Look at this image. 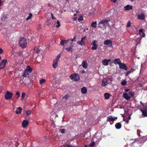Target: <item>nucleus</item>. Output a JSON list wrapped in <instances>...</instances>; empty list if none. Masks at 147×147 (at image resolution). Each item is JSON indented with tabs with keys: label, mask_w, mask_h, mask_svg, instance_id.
<instances>
[{
	"label": "nucleus",
	"mask_w": 147,
	"mask_h": 147,
	"mask_svg": "<svg viewBox=\"0 0 147 147\" xmlns=\"http://www.w3.org/2000/svg\"><path fill=\"white\" fill-rule=\"evenodd\" d=\"M88 30V28H86V29H85L84 30V31L86 32L87 30Z\"/></svg>",
	"instance_id": "62"
},
{
	"label": "nucleus",
	"mask_w": 147,
	"mask_h": 147,
	"mask_svg": "<svg viewBox=\"0 0 147 147\" xmlns=\"http://www.w3.org/2000/svg\"><path fill=\"white\" fill-rule=\"evenodd\" d=\"M115 127L117 129H119L121 127V124L119 123H116L115 125Z\"/></svg>",
	"instance_id": "24"
},
{
	"label": "nucleus",
	"mask_w": 147,
	"mask_h": 147,
	"mask_svg": "<svg viewBox=\"0 0 147 147\" xmlns=\"http://www.w3.org/2000/svg\"><path fill=\"white\" fill-rule=\"evenodd\" d=\"M123 96L124 98L127 100H129L131 98L130 96H129L128 94L126 93H123Z\"/></svg>",
	"instance_id": "14"
},
{
	"label": "nucleus",
	"mask_w": 147,
	"mask_h": 147,
	"mask_svg": "<svg viewBox=\"0 0 147 147\" xmlns=\"http://www.w3.org/2000/svg\"><path fill=\"white\" fill-rule=\"evenodd\" d=\"M108 83L107 81L105 80V79H103L102 81V86H106Z\"/></svg>",
	"instance_id": "21"
},
{
	"label": "nucleus",
	"mask_w": 147,
	"mask_h": 147,
	"mask_svg": "<svg viewBox=\"0 0 147 147\" xmlns=\"http://www.w3.org/2000/svg\"><path fill=\"white\" fill-rule=\"evenodd\" d=\"M36 49L37 50L36 51L37 53H39L40 52V50L39 49H37V48H36Z\"/></svg>",
	"instance_id": "50"
},
{
	"label": "nucleus",
	"mask_w": 147,
	"mask_h": 147,
	"mask_svg": "<svg viewBox=\"0 0 147 147\" xmlns=\"http://www.w3.org/2000/svg\"><path fill=\"white\" fill-rule=\"evenodd\" d=\"M61 55L60 54H58V55L57 56L56 58L54 59L53 60L58 62L59 60L60 57Z\"/></svg>",
	"instance_id": "28"
},
{
	"label": "nucleus",
	"mask_w": 147,
	"mask_h": 147,
	"mask_svg": "<svg viewBox=\"0 0 147 147\" xmlns=\"http://www.w3.org/2000/svg\"><path fill=\"white\" fill-rule=\"evenodd\" d=\"M57 25L56 26L57 28H59L60 27L61 25L60 24V22L59 21H57Z\"/></svg>",
	"instance_id": "38"
},
{
	"label": "nucleus",
	"mask_w": 147,
	"mask_h": 147,
	"mask_svg": "<svg viewBox=\"0 0 147 147\" xmlns=\"http://www.w3.org/2000/svg\"><path fill=\"white\" fill-rule=\"evenodd\" d=\"M121 83L123 86L127 84L125 80H124Z\"/></svg>",
	"instance_id": "39"
},
{
	"label": "nucleus",
	"mask_w": 147,
	"mask_h": 147,
	"mask_svg": "<svg viewBox=\"0 0 147 147\" xmlns=\"http://www.w3.org/2000/svg\"><path fill=\"white\" fill-rule=\"evenodd\" d=\"M143 33V30L142 29H140L139 30V33L141 34V33Z\"/></svg>",
	"instance_id": "44"
},
{
	"label": "nucleus",
	"mask_w": 147,
	"mask_h": 147,
	"mask_svg": "<svg viewBox=\"0 0 147 147\" xmlns=\"http://www.w3.org/2000/svg\"><path fill=\"white\" fill-rule=\"evenodd\" d=\"M117 1V0H113L112 1H113V3H115Z\"/></svg>",
	"instance_id": "58"
},
{
	"label": "nucleus",
	"mask_w": 147,
	"mask_h": 147,
	"mask_svg": "<svg viewBox=\"0 0 147 147\" xmlns=\"http://www.w3.org/2000/svg\"><path fill=\"white\" fill-rule=\"evenodd\" d=\"M53 115H55V116H56L57 115H55V114H54V115L52 114V115H51V116L50 117H52V116H53Z\"/></svg>",
	"instance_id": "63"
},
{
	"label": "nucleus",
	"mask_w": 147,
	"mask_h": 147,
	"mask_svg": "<svg viewBox=\"0 0 147 147\" xmlns=\"http://www.w3.org/2000/svg\"><path fill=\"white\" fill-rule=\"evenodd\" d=\"M134 92H129L128 95L129 96H130L131 97V98L134 95Z\"/></svg>",
	"instance_id": "33"
},
{
	"label": "nucleus",
	"mask_w": 147,
	"mask_h": 147,
	"mask_svg": "<svg viewBox=\"0 0 147 147\" xmlns=\"http://www.w3.org/2000/svg\"><path fill=\"white\" fill-rule=\"evenodd\" d=\"M67 147H72V146H68Z\"/></svg>",
	"instance_id": "64"
},
{
	"label": "nucleus",
	"mask_w": 147,
	"mask_h": 147,
	"mask_svg": "<svg viewBox=\"0 0 147 147\" xmlns=\"http://www.w3.org/2000/svg\"><path fill=\"white\" fill-rule=\"evenodd\" d=\"M110 59H105L102 61V63L104 66H107L109 65V63L111 61Z\"/></svg>",
	"instance_id": "8"
},
{
	"label": "nucleus",
	"mask_w": 147,
	"mask_h": 147,
	"mask_svg": "<svg viewBox=\"0 0 147 147\" xmlns=\"http://www.w3.org/2000/svg\"><path fill=\"white\" fill-rule=\"evenodd\" d=\"M96 41L94 40L92 43V50H96L97 49L98 45L96 44Z\"/></svg>",
	"instance_id": "15"
},
{
	"label": "nucleus",
	"mask_w": 147,
	"mask_h": 147,
	"mask_svg": "<svg viewBox=\"0 0 147 147\" xmlns=\"http://www.w3.org/2000/svg\"><path fill=\"white\" fill-rule=\"evenodd\" d=\"M83 20V18L81 16L80 17V18L78 19V20L80 22L82 21Z\"/></svg>",
	"instance_id": "40"
},
{
	"label": "nucleus",
	"mask_w": 147,
	"mask_h": 147,
	"mask_svg": "<svg viewBox=\"0 0 147 147\" xmlns=\"http://www.w3.org/2000/svg\"><path fill=\"white\" fill-rule=\"evenodd\" d=\"M69 77L71 79L75 81H78L79 79V76L76 73L71 74L70 75Z\"/></svg>",
	"instance_id": "4"
},
{
	"label": "nucleus",
	"mask_w": 147,
	"mask_h": 147,
	"mask_svg": "<svg viewBox=\"0 0 147 147\" xmlns=\"http://www.w3.org/2000/svg\"><path fill=\"white\" fill-rule=\"evenodd\" d=\"M76 37L75 36L73 38L71 39V41L72 42H73L74 41H75L76 39Z\"/></svg>",
	"instance_id": "45"
},
{
	"label": "nucleus",
	"mask_w": 147,
	"mask_h": 147,
	"mask_svg": "<svg viewBox=\"0 0 147 147\" xmlns=\"http://www.w3.org/2000/svg\"><path fill=\"white\" fill-rule=\"evenodd\" d=\"M119 68L121 69H124L125 70H127V68L125 65L123 63H121L119 65Z\"/></svg>",
	"instance_id": "11"
},
{
	"label": "nucleus",
	"mask_w": 147,
	"mask_h": 147,
	"mask_svg": "<svg viewBox=\"0 0 147 147\" xmlns=\"http://www.w3.org/2000/svg\"><path fill=\"white\" fill-rule=\"evenodd\" d=\"M101 23V22H100L98 24L99 27L101 28H105V25H104L103 23Z\"/></svg>",
	"instance_id": "27"
},
{
	"label": "nucleus",
	"mask_w": 147,
	"mask_h": 147,
	"mask_svg": "<svg viewBox=\"0 0 147 147\" xmlns=\"http://www.w3.org/2000/svg\"><path fill=\"white\" fill-rule=\"evenodd\" d=\"M97 25L96 22H92V28H95L96 27V25Z\"/></svg>",
	"instance_id": "36"
},
{
	"label": "nucleus",
	"mask_w": 147,
	"mask_h": 147,
	"mask_svg": "<svg viewBox=\"0 0 147 147\" xmlns=\"http://www.w3.org/2000/svg\"><path fill=\"white\" fill-rule=\"evenodd\" d=\"M1 28H2V26H0V31H1V32H2V33H4V32L3 31V29H2Z\"/></svg>",
	"instance_id": "47"
},
{
	"label": "nucleus",
	"mask_w": 147,
	"mask_h": 147,
	"mask_svg": "<svg viewBox=\"0 0 147 147\" xmlns=\"http://www.w3.org/2000/svg\"><path fill=\"white\" fill-rule=\"evenodd\" d=\"M46 82V80L44 79H42L40 80V83L41 84H42L45 83Z\"/></svg>",
	"instance_id": "35"
},
{
	"label": "nucleus",
	"mask_w": 147,
	"mask_h": 147,
	"mask_svg": "<svg viewBox=\"0 0 147 147\" xmlns=\"http://www.w3.org/2000/svg\"><path fill=\"white\" fill-rule=\"evenodd\" d=\"M117 119V117H113L111 116H108L107 119V121H114L116 120Z\"/></svg>",
	"instance_id": "9"
},
{
	"label": "nucleus",
	"mask_w": 147,
	"mask_h": 147,
	"mask_svg": "<svg viewBox=\"0 0 147 147\" xmlns=\"http://www.w3.org/2000/svg\"><path fill=\"white\" fill-rule=\"evenodd\" d=\"M31 111L29 110L26 111V113L27 115L28 116H29L30 115L31 113Z\"/></svg>",
	"instance_id": "37"
},
{
	"label": "nucleus",
	"mask_w": 147,
	"mask_h": 147,
	"mask_svg": "<svg viewBox=\"0 0 147 147\" xmlns=\"http://www.w3.org/2000/svg\"><path fill=\"white\" fill-rule=\"evenodd\" d=\"M109 21L107 20H103L101 21V23H103L104 25H105L106 24H107Z\"/></svg>",
	"instance_id": "30"
},
{
	"label": "nucleus",
	"mask_w": 147,
	"mask_h": 147,
	"mask_svg": "<svg viewBox=\"0 0 147 147\" xmlns=\"http://www.w3.org/2000/svg\"><path fill=\"white\" fill-rule=\"evenodd\" d=\"M132 8V6L129 5H127L124 7L125 10H129L130 9H131Z\"/></svg>",
	"instance_id": "20"
},
{
	"label": "nucleus",
	"mask_w": 147,
	"mask_h": 147,
	"mask_svg": "<svg viewBox=\"0 0 147 147\" xmlns=\"http://www.w3.org/2000/svg\"><path fill=\"white\" fill-rule=\"evenodd\" d=\"M114 62L115 64H117L119 65L121 63L120 60L119 59H116L114 60Z\"/></svg>",
	"instance_id": "22"
},
{
	"label": "nucleus",
	"mask_w": 147,
	"mask_h": 147,
	"mask_svg": "<svg viewBox=\"0 0 147 147\" xmlns=\"http://www.w3.org/2000/svg\"><path fill=\"white\" fill-rule=\"evenodd\" d=\"M28 121L26 120H24L22 123V127L24 128L26 127L28 125Z\"/></svg>",
	"instance_id": "17"
},
{
	"label": "nucleus",
	"mask_w": 147,
	"mask_h": 147,
	"mask_svg": "<svg viewBox=\"0 0 147 147\" xmlns=\"http://www.w3.org/2000/svg\"><path fill=\"white\" fill-rule=\"evenodd\" d=\"M140 40H141V39L140 38H139V39H137V40L138 41V42H136V45H138V44H139L140 43Z\"/></svg>",
	"instance_id": "42"
},
{
	"label": "nucleus",
	"mask_w": 147,
	"mask_h": 147,
	"mask_svg": "<svg viewBox=\"0 0 147 147\" xmlns=\"http://www.w3.org/2000/svg\"><path fill=\"white\" fill-rule=\"evenodd\" d=\"M26 40L24 38H21L19 42V45L22 48H25L27 46Z\"/></svg>",
	"instance_id": "3"
},
{
	"label": "nucleus",
	"mask_w": 147,
	"mask_h": 147,
	"mask_svg": "<svg viewBox=\"0 0 147 147\" xmlns=\"http://www.w3.org/2000/svg\"><path fill=\"white\" fill-rule=\"evenodd\" d=\"M12 96L13 94L12 93L7 92L5 95V97L6 99H9L12 98Z\"/></svg>",
	"instance_id": "7"
},
{
	"label": "nucleus",
	"mask_w": 147,
	"mask_h": 147,
	"mask_svg": "<svg viewBox=\"0 0 147 147\" xmlns=\"http://www.w3.org/2000/svg\"><path fill=\"white\" fill-rule=\"evenodd\" d=\"M8 16L6 14H3V17L1 18V20L2 22H5L7 19Z\"/></svg>",
	"instance_id": "18"
},
{
	"label": "nucleus",
	"mask_w": 147,
	"mask_h": 147,
	"mask_svg": "<svg viewBox=\"0 0 147 147\" xmlns=\"http://www.w3.org/2000/svg\"><path fill=\"white\" fill-rule=\"evenodd\" d=\"M60 43L61 45H63V46H64L65 44H67V42H66V41H65V40H61V41L60 42Z\"/></svg>",
	"instance_id": "32"
},
{
	"label": "nucleus",
	"mask_w": 147,
	"mask_h": 147,
	"mask_svg": "<svg viewBox=\"0 0 147 147\" xmlns=\"http://www.w3.org/2000/svg\"><path fill=\"white\" fill-rule=\"evenodd\" d=\"M7 62V60L6 59L2 60L0 63V70L4 68Z\"/></svg>",
	"instance_id": "5"
},
{
	"label": "nucleus",
	"mask_w": 147,
	"mask_h": 147,
	"mask_svg": "<svg viewBox=\"0 0 147 147\" xmlns=\"http://www.w3.org/2000/svg\"><path fill=\"white\" fill-rule=\"evenodd\" d=\"M104 44L105 45H110V47H111L112 45V42L110 40H107L104 42Z\"/></svg>",
	"instance_id": "13"
},
{
	"label": "nucleus",
	"mask_w": 147,
	"mask_h": 147,
	"mask_svg": "<svg viewBox=\"0 0 147 147\" xmlns=\"http://www.w3.org/2000/svg\"><path fill=\"white\" fill-rule=\"evenodd\" d=\"M80 72L82 73H84L85 72V71L84 70H81Z\"/></svg>",
	"instance_id": "55"
},
{
	"label": "nucleus",
	"mask_w": 147,
	"mask_h": 147,
	"mask_svg": "<svg viewBox=\"0 0 147 147\" xmlns=\"http://www.w3.org/2000/svg\"><path fill=\"white\" fill-rule=\"evenodd\" d=\"M134 71V69L133 68H131L129 70L131 73L133 72Z\"/></svg>",
	"instance_id": "49"
},
{
	"label": "nucleus",
	"mask_w": 147,
	"mask_h": 147,
	"mask_svg": "<svg viewBox=\"0 0 147 147\" xmlns=\"http://www.w3.org/2000/svg\"><path fill=\"white\" fill-rule=\"evenodd\" d=\"M74 47V45H71L69 47L66 48L65 49L66 50H67L68 51H72L73 50V48Z\"/></svg>",
	"instance_id": "19"
},
{
	"label": "nucleus",
	"mask_w": 147,
	"mask_h": 147,
	"mask_svg": "<svg viewBox=\"0 0 147 147\" xmlns=\"http://www.w3.org/2000/svg\"><path fill=\"white\" fill-rule=\"evenodd\" d=\"M60 131L61 132V133H64L65 132V129H59Z\"/></svg>",
	"instance_id": "41"
},
{
	"label": "nucleus",
	"mask_w": 147,
	"mask_h": 147,
	"mask_svg": "<svg viewBox=\"0 0 147 147\" xmlns=\"http://www.w3.org/2000/svg\"><path fill=\"white\" fill-rule=\"evenodd\" d=\"M16 94L17 95H18V97H19L20 96V94H19V93L18 92H17L16 93Z\"/></svg>",
	"instance_id": "57"
},
{
	"label": "nucleus",
	"mask_w": 147,
	"mask_h": 147,
	"mask_svg": "<svg viewBox=\"0 0 147 147\" xmlns=\"http://www.w3.org/2000/svg\"><path fill=\"white\" fill-rule=\"evenodd\" d=\"M138 18L140 20H144L145 19V14L142 13H141L137 16Z\"/></svg>",
	"instance_id": "6"
},
{
	"label": "nucleus",
	"mask_w": 147,
	"mask_h": 147,
	"mask_svg": "<svg viewBox=\"0 0 147 147\" xmlns=\"http://www.w3.org/2000/svg\"><path fill=\"white\" fill-rule=\"evenodd\" d=\"M125 90L126 92H127L129 91V89H125Z\"/></svg>",
	"instance_id": "56"
},
{
	"label": "nucleus",
	"mask_w": 147,
	"mask_h": 147,
	"mask_svg": "<svg viewBox=\"0 0 147 147\" xmlns=\"http://www.w3.org/2000/svg\"><path fill=\"white\" fill-rule=\"evenodd\" d=\"M25 95H26V94L24 93H23L22 94V97H21V100L22 101H23L24 100V99L25 98Z\"/></svg>",
	"instance_id": "34"
},
{
	"label": "nucleus",
	"mask_w": 147,
	"mask_h": 147,
	"mask_svg": "<svg viewBox=\"0 0 147 147\" xmlns=\"http://www.w3.org/2000/svg\"><path fill=\"white\" fill-rule=\"evenodd\" d=\"M58 62L53 60V67L54 68H56L58 66Z\"/></svg>",
	"instance_id": "23"
},
{
	"label": "nucleus",
	"mask_w": 147,
	"mask_h": 147,
	"mask_svg": "<svg viewBox=\"0 0 147 147\" xmlns=\"http://www.w3.org/2000/svg\"><path fill=\"white\" fill-rule=\"evenodd\" d=\"M22 109L20 107H18L16 111V113L17 114H19L21 113Z\"/></svg>",
	"instance_id": "25"
},
{
	"label": "nucleus",
	"mask_w": 147,
	"mask_h": 147,
	"mask_svg": "<svg viewBox=\"0 0 147 147\" xmlns=\"http://www.w3.org/2000/svg\"><path fill=\"white\" fill-rule=\"evenodd\" d=\"M92 146V142H91L90 144V145L89 146H88V145H86L85 146V147H88V146Z\"/></svg>",
	"instance_id": "54"
},
{
	"label": "nucleus",
	"mask_w": 147,
	"mask_h": 147,
	"mask_svg": "<svg viewBox=\"0 0 147 147\" xmlns=\"http://www.w3.org/2000/svg\"><path fill=\"white\" fill-rule=\"evenodd\" d=\"M87 91L86 88L85 87H83L81 89V92L82 94L86 93Z\"/></svg>",
	"instance_id": "26"
},
{
	"label": "nucleus",
	"mask_w": 147,
	"mask_h": 147,
	"mask_svg": "<svg viewBox=\"0 0 147 147\" xmlns=\"http://www.w3.org/2000/svg\"><path fill=\"white\" fill-rule=\"evenodd\" d=\"M86 38V36L83 37L81 39V40L80 41L78 42L77 43L79 45H84V40Z\"/></svg>",
	"instance_id": "12"
},
{
	"label": "nucleus",
	"mask_w": 147,
	"mask_h": 147,
	"mask_svg": "<svg viewBox=\"0 0 147 147\" xmlns=\"http://www.w3.org/2000/svg\"><path fill=\"white\" fill-rule=\"evenodd\" d=\"M82 66L84 68H87L88 67V64L86 61H84L82 63Z\"/></svg>",
	"instance_id": "16"
},
{
	"label": "nucleus",
	"mask_w": 147,
	"mask_h": 147,
	"mask_svg": "<svg viewBox=\"0 0 147 147\" xmlns=\"http://www.w3.org/2000/svg\"><path fill=\"white\" fill-rule=\"evenodd\" d=\"M131 22L130 21H128V22L127 25V27H129L131 26Z\"/></svg>",
	"instance_id": "43"
},
{
	"label": "nucleus",
	"mask_w": 147,
	"mask_h": 147,
	"mask_svg": "<svg viewBox=\"0 0 147 147\" xmlns=\"http://www.w3.org/2000/svg\"><path fill=\"white\" fill-rule=\"evenodd\" d=\"M32 71V69L30 68L29 66H27L26 69L24 71L22 75L23 76V79H24L25 77L28 75Z\"/></svg>",
	"instance_id": "2"
},
{
	"label": "nucleus",
	"mask_w": 147,
	"mask_h": 147,
	"mask_svg": "<svg viewBox=\"0 0 147 147\" xmlns=\"http://www.w3.org/2000/svg\"><path fill=\"white\" fill-rule=\"evenodd\" d=\"M105 98L106 99H108L109 98V95L108 93H106L104 94Z\"/></svg>",
	"instance_id": "29"
},
{
	"label": "nucleus",
	"mask_w": 147,
	"mask_h": 147,
	"mask_svg": "<svg viewBox=\"0 0 147 147\" xmlns=\"http://www.w3.org/2000/svg\"><path fill=\"white\" fill-rule=\"evenodd\" d=\"M131 73L130 72V71H127V72L126 73V76H127V75H128V74H129Z\"/></svg>",
	"instance_id": "48"
},
{
	"label": "nucleus",
	"mask_w": 147,
	"mask_h": 147,
	"mask_svg": "<svg viewBox=\"0 0 147 147\" xmlns=\"http://www.w3.org/2000/svg\"><path fill=\"white\" fill-rule=\"evenodd\" d=\"M142 37H144L145 36V34L144 33H143V35H142Z\"/></svg>",
	"instance_id": "61"
},
{
	"label": "nucleus",
	"mask_w": 147,
	"mask_h": 147,
	"mask_svg": "<svg viewBox=\"0 0 147 147\" xmlns=\"http://www.w3.org/2000/svg\"><path fill=\"white\" fill-rule=\"evenodd\" d=\"M3 52V50L2 49L0 48V54Z\"/></svg>",
	"instance_id": "53"
},
{
	"label": "nucleus",
	"mask_w": 147,
	"mask_h": 147,
	"mask_svg": "<svg viewBox=\"0 0 147 147\" xmlns=\"http://www.w3.org/2000/svg\"><path fill=\"white\" fill-rule=\"evenodd\" d=\"M100 140V134L99 133H97L95 134V137L93 138V141H92V147L94 146L95 144H98Z\"/></svg>",
	"instance_id": "1"
},
{
	"label": "nucleus",
	"mask_w": 147,
	"mask_h": 147,
	"mask_svg": "<svg viewBox=\"0 0 147 147\" xmlns=\"http://www.w3.org/2000/svg\"><path fill=\"white\" fill-rule=\"evenodd\" d=\"M52 16V20L56 19V18L53 16V14L52 13H51Z\"/></svg>",
	"instance_id": "46"
},
{
	"label": "nucleus",
	"mask_w": 147,
	"mask_h": 147,
	"mask_svg": "<svg viewBox=\"0 0 147 147\" xmlns=\"http://www.w3.org/2000/svg\"><path fill=\"white\" fill-rule=\"evenodd\" d=\"M65 41H66V42H67V43L69 41H70V40L69 39H68L67 40H65Z\"/></svg>",
	"instance_id": "59"
},
{
	"label": "nucleus",
	"mask_w": 147,
	"mask_h": 147,
	"mask_svg": "<svg viewBox=\"0 0 147 147\" xmlns=\"http://www.w3.org/2000/svg\"><path fill=\"white\" fill-rule=\"evenodd\" d=\"M20 83L22 84H24V81H23V80H22V79H21L20 80Z\"/></svg>",
	"instance_id": "52"
},
{
	"label": "nucleus",
	"mask_w": 147,
	"mask_h": 147,
	"mask_svg": "<svg viewBox=\"0 0 147 147\" xmlns=\"http://www.w3.org/2000/svg\"><path fill=\"white\" fill-rule=\"evenodd\" d=\"M22 53L21 52H19V55H21L22 54Z\"/></svg>",
	"instance_id": "60"
},
{
	"label": "nucleus",
	"mask_w": 147,
	"mask_h": 147,
	"mask_svg": "<svg viewBox=\"0 0 147 147\" xmlns=\"http://www.w3.org/2000/svg\"><path fill=\"white\" fill-rule=\"evenodd\" d=\"M32 16V14L31 13H30L29 14V16L27 18H26V20H28L31 18Z\"/></svg>",
	"instance_id": "31"
},
{
	"label": "nucleus",
	"mask_w": 147,
	"mask_h": 147,
	"mask_svg": "<svg viewBox=\"0 0 147 147\" xmlns=\"http://www.w3.org/2000/svg\"><path fill=\"white\" fill-rule=\"evenodd\" d=\"M24 79V83L25 84L28 85L30 84L31 82V79L28 77H25Z\"/></svg>",
	"instance_id": "10"
},
{
	"label": "nucleus",
	"mask_w": 147,
	"mask_h": 147,
	"mask_svg": "<svg viewBox=\"0 0 147 147\" xmlns=\"http://www.w3.org/2000/svg\"><path fill=\"white\" fill-rule=\"evenodd\" d=\"M68 97L69 96L68 95H66L64 96V98L67 99L68 98Z\"/></svg>",
	"instance_id": "51"
}]
</instances>
